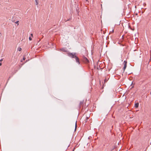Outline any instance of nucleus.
<instances>
[{"instance_id": "nucleus-8", "label": "nucleus", "mask_w": 151, "mask_h": 151, "mask_svg": "<svg viewBox=\"0 0 151 151\" xmlns=\"http://www.w3.org/2000/svg\"><path fill=\"white\" fill-rule=\"evenodd\" d=\"M17 50L18 51H20L22 50V48L21 47H19L17 49Z\"/></svg>"}, {"instance_id": "nucleus-18", "label": "nucleus", "mask_w": 151, "mask_h": 151, "mask_svg": "<svg viewBox=\"0 0 151 151\" xmlns=\"http://www.w3.org/2000/svg\"><path fill=\"white\" fill-rule=\"evenodd\" d=\"M101 8H102V4H101Z\"/></svg>"}, {"instance_id": "nucleus-16", "label": "nucleus", "mask_w": 151, "mask_h": 151, "mask_svg": "<svg viewBox=\"0 0 151 151\" xmlns=\"http://www.w3.org/2000/svg\"><path fill=\"white\" fill-rule=\"evenodd\" d=\"M3 60V59H1L0 60V62H1V61H2Z\"/></svg>"}, {"instance_id": "nucleus-9", "label": "nucleus", "mask_w": 151, "mask_h": 151, "mask_svg": "<svg viewBox=\"0 0 151 151\" xmlns=\"http://www.w3.org/2000/svg\"><path fill=\"white\" fill-rule=\"evenodd\" d=\"M35 1L36 2V5H38V2H37V0H35Z\"/></svg>"}, {"instance_id": "nucleus-12", "label": "nucleus", "mask_w": 151, "mask_h": 151, "mask_svg": "<svg viewBox=\"0 0 151 151\" xmlns=\"http://www.w3.org/2000/svg\"><path fill=\"white\" fill-rule=\"evenodd\" d=\"M29 40H32V38H31V37H29Z\"/></svg>"}, {"instance_id": "nucleus-4", "label": "nucleus", "mask_w": 151, "mask_h": 151, "mask_svg": "<svg viewBox=\"0 0 151 151\" xmlns=\"http://www.w3.org/2000/svg\"><path fill=\"white\" fill-rule=\"evenodd\" d=\"M84 103V100H83L81 101L79 104V106L80 108H81L82 106H83Z\"/></svg>"}, {"instance_id": "nucleus-6", "label": "nucleus", "mask_w": 151, "mask_h": 151, "mask_svg": "<svg viewBox=\"0 0 151 151\" xmlns=\"http://www.w3.org/2000/svg\"><path fill=\"white\" fill-rule=\"evenodd\" d=\"M135 106L136 108H137L139 106V103H136L135 104Z\"/></svg>"}, {"instance_id": "nucleus-3", "label": "nucleus", "mask_w": 151, "mask_h": 151, "mask_svg": "<svg viewBox=\"0 0 151 151\" xmlns=\"http://www.w3.org/2000/svg\"><path fill=\"white\" fill-rule=\"evenodd\" d=\"M123 64H124V66L123 67V70H124V72L127 67V61L126 60H124V62Z\"/></svg>"}, {"instance_id": "nucleus-15", "label": "nucleus", "mask_w": 151, "mask_h": 151, "mask_svg": "<svg viewBox=\"0 0 151 151\" xmlns=\"http://www.w3.org/2000/svg\"><path fill=\"white\" fill-rule=\"evenodd\" d=\"M104 86V85H103L102 86V88H103V86ZM103 90V88H102L101 89V90Z\"/></svg>"}, {"instance_id": "nucleus-7", "label": "nucleus", "mask_w": 151, "mask_h": 151, "mask_svg": "<svg viewBox=\"0 0 151 151\" xmlns=\"http://www.w3.org/2000/svg\"><path fill=\"white\" fill-rule=\"evenodd\" d=\"M60 50L62 51L65 52V50L64 48H62L60 49Z\"/></svg>"}, {"instance_id": "nucleus-13", "label": "nucleus", "mask_w": 151, "mask_h": 151, "mask_svg": "<svg viewBox=\"0 0 151 151\" xmlns=\"http://www.w3.org/2000/svg\"><path fill=\"white\" fill-rule=\"evenodd\" d=\"M25 57H24L23 58V60H25Z\"/></svg>"}, {"instance_id": "nucleus-19", "label": "nucleus", "mask_w": 151, "mask_h": 151, "mask_svg": "<svg viewBox=\"0 0 151 151\" xmlns=\"http://www.w3.org/2000/svg\"><path fill=\"white\" fill-rule=\"evenodd\" d=\"M22 61H23V60H21V62H22Z\"/></svg>"}, {"instance_id": "nucleus-2", "label": "nucleus", "mask_w": 151, "mask_h": 151, "mask_svg": "<svg viewBox=\"0 0 151 151\" xmlns=\"http://www.w3.org/2000/svg\"><path fill=\"white\" fill-rule=\"evenodd\" d=\"M83 61L84 63H88L89 62V60L85 57H83Z\"/></svg>"}, {"instance_id": "nucleus-11", "label": "nucleus", "mask_w": 151, "mask_h": 151, "mask_svg": "<svg viewBox=\"0 0 151 151\" xmlns=\"http://www.w3.org/2000/svg\"><path fill=\"white\" fill-rule=\"evenodd\" d=\"M19 21H17L16 22H15V23L17 24H19Z\"/></svg>"}, {"instance_id": "nucleus-1", "label": "nucleus", "mask_w": 151, "mask_h": 151, "mask_svg": "<svg viewBox=\"0 0 151 151\" xmlns=\"http://www.w3.org/2000/svg\"><path fill=\"white\" fill-rule=\"evenodd\" d=\"M68 55L70 57L72 58H75L76 62L78 63L79 64H80V61L79 58L76 55V53H68Z\"/></svg>"}, {"instance_id": "nucleus-21", "label": "nucleus", "mask_w": 151, "mask_h": 151, "mask_svg": "<svg viewBox=\"0 0 151 151\" xmlns=\"http://www.w3.org/2000/svg\"><path fill=\"white\" fill-rule=\"evenodd\" d=\"M103 91H102V92H103Z\"/></svg>"}, {"instance_id": "nucleus-5", "label": "nucleus", "mask_w": 151, "mask_h": 151, "mask_svg": "<svg viewBox=\"0 0 151 151\" xmlns=\"http://www.w3.org/2000/svg\"><path fill=\"white\" fill-rule=\"evenodd\" d=\"M109 76H107L105 78V79H104V83L108 81L109 79Z\"/></svg>"}, {"instance_id": "nucleus-10", "label": "nucleus", "mask_w": 151, "mask_h": 151, "mask_svg": "<svg viewBox=\"0 0 151 151\" xmlns=\"http://www.w3.org/2000/svg\"><path fill=\"white\" fill-rule=\"evenodd\" d=\"M77 126V122L76 121V124H75V130L76 129Z\"/></svg>"}, {"instance_id": "nucleus-17", "label": "nucleus", "mask_w": 151, "mask_h": 151, "mask_svg": "<svg viewBox=\"0 0 151 151\" xmlns=\"http://www.w3.org/2000/svg\"><path fill=\"white\" fill-rule=\"evenodd\" d=\"M2 65V64L1 63H0V66H1Z\"/></svg>"}, {"instance_id": "nucleus-14", "label": "nucleus", "mask_w": 151, "mask_h": 151, "mask_svg": "<svg viewBox=\"0 0 151 151\" xmlns=\"http://www.w3.org/2000/svg\"><path fill=\"white\" fill-rule=\"evenodd\" d=\"M31 37H33V34H31Z\"/></svg>"}, {"instance_id": "nucleus-20", "label": "nucleus", "mask_w": 151, "mask_h": 151, "mask_svg": "<svg viewBox=\"0 0 151 151\" xmlns=\"http://www.w3.org/2000/svg\"><path fill=\"white\" fill-rule=\"evenodd\" d=\"M150 94L151 95V91H150Z\"/></svg>"}, {"instance_id": "nucleus-22", "label": "nucleus", "mask_w": 151, "mask_h": 151, "mask_svg": "<svg viewBox=\"0 0 151 151\" xmlns=\"http://www.w3.org/2000/svg\"><path fill=\"white\" fill-rule=\"evenodd\" d=\"M112 31H113H113H114V30H112Z\"/></svg>"}]
</instances>
